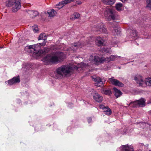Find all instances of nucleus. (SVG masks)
Returning a JSON list of instances; mask_svg holds the SVG:
<instances>
[{"label": "nucleus", "instance_id": "nucleus-24", "mask_svg": "<svg viewBox=\"0 0 151 151\" xmlns=\"http://www.w3.org/2000/svg\"><path fill=\"white\" fill-rule=\"evenodd\" d=\"M102 92L105 94L111 95L112 94V92L110 89H103L102 91Z\"/></svg>", "mask_w": 151, "mask_h": 151}, {"label": "nucleus", "instance_id": "nucleus-5", "mask_svg": "<svg viewBox=\"0 0 151 151\" xmlns=\"http://www.w3.org/2000/svg\"><path fill=\"white\" fill-rule=\"evenodd\" d=\"M134 79L139 86H144L145 84L147 86H151V78L147 79L145 81L142 76L138 75L134 77Z\"/></svg>", "mask_w": 151, "mask_h": 151}, {"label": "nucleus", "instance_id": "nucleus-3", "mask_svg": "<svg viewBox=\"0 0 151 151\" xmlns=\"http://www.w3.org/2000/svg\"><path fill=\"white\" fill-rule=\"evenodd\" d=\"M26 49L28 52L36 55L37 56H40L43 53V51L41 50L40 46L38 44L27 46Z\"/></svg>", "mask_w": 151, "mask_h": 151}, {"label": "nucleus", "instance_id": "nucleus-22", "mask_svg": "<svg viewBox=\"0 0 151 151\" xmlns=\"http://www.w3.org/2000/svg\"><path fill=\"white\" fill-rule=\"evenodd\" d=\"M47 39L46 35L45 33H42L40 34L39 38L38 40H43L44 41H46Z\"/></svg>", "mask_w": 151, "mask_h": 151}, {"label": "nucleus", "instance_id": "nucleus-18", "mask_svg": "<svg viewBox=\"0 0 151 151\" xmlns=\"http://www.w3.org/2000/svg\"><path fill=\"white\" fill-rule=\"evenodd\" d=\"M81 43L79 42L75 43L74 44L72 45L70 49L74 51H75L77 48L81 46Z\"/></svg>", "mask_w": 151, "mask_h": 151}, {"label": "nucleus", "instance_id": "nucleus-31", "mask_svg": "<svg viewBox=\"0 0 151 151\" xmlns=\"http://www.w3.org/2000/svg\"><path fill=\"white\" fill-rule=\"evenodd\" d=\"M146 3V7L151 9V0H147Z\"/></svg>", "mask_w": 151, "mask_h": 151}, {"label": "nucleus", "instance_id": "nucleus-34", "mask_svg": "<svg viewBox=\"0 0 151 151\" xmlns=\"http://www.w3.org/2000/svg\"><path fill=\"white\" fill-rule=\"evenodd\" d=\"M50 50V49L49 48H45L44 49V52L45 53H47Z\"/></svg>", "mask_w": 151, "mask_h": 151}, {"label": "nucleus", "instance_id": "nucleus-6", "mask_svg": "<svg viewBox=\"0 0 151 151\" xmlns=\"http://www.w3.org/2000/svg\"><path fill=\"white\" fill-rule=\"evenodd\" d=\"M145 101L144 99L142 98L138 100L131 102L129 104V106L132 107H136L138 106L143 107L145 105Z\"/></svg>", "mask_w": 151, "mask_h": 151}, {"label": "nucleus", "instance_id": "nucleus-16", "mask_svg": "<svg viewBox=\"0 0 151 151\" xmlns=\"http://www.w3.org/2000/svg\"><path fill=\"white\" fill-rule=\"evenodd\" d=\"M123 150L125 151H133V146H129L128 145H123L121 146Z\"/></svg>", "mask_w": 151, "mask_h": 151}, {"label": "nucleus", "instance_id": "nucleus-27", "mask_svg": "<svg viewBox=\"0 0 151 151\" xmlns=\"http://www.w3.org/2000/svg\"><path fill=\"white\" fill-rule=\"evenodd\" d=\"M122 6V4L121 3L116 4L115 6L116 9L118 11L121 10Z\"/></svg>", "mask_w": 151, "mask_h": 151}, {"label": "nucleus", "instance_id": "nucleus-9", "mask_svg": "<svg viewBox=\"0 0 151 151\" xmlns=\"http://www.w3.org/2000/svg\"><path fill=\"white\" fill-rule=\"evenodd\" d=\"M95 27L96 28V31L98 33H107V30L102 24H99Z\"/></svg>", "mask_w": 151, "mask_h": 151}, {"label": "nucleus", "instance_id": "nucleus-20", "mask_svg": "<svg viewBox=\"0 0 151 151\" xmlns=\"http://www.w3.org/2000/svg\"><path fill=\"white\" fill-rule=\"evenodd\" d=\"M103 3L106 5H112L115 2V0H102Z\"/></svg>", "mask_w": 151, "mask_h": 151}, {"label": "nucleus", "instance_id": "nucleus-8", "mask_svg": "<svg viewBox=\"0 0 151 151\" xmlns=\"http://www.w3.org/2000/svg\"><path fill=\"white\" fill-rule=\"evenodd\" d=\"M93 79L95 82V86L98 87H101L103 86L102 80L99 77H93Z\"/></svg>", "mask_w": 151, "mask_h": 151}, {"label": "nucleus", "instance_id": "nucleus-1", "mask_svg": "<svg viewBox=\"0 0 151 151\" xmlns=\"http://www.w3.org/2000/svg\"><path fill=\"white\" fill-rule=\"evenodd\" d=\"M65 57L63 52H58L48 54L44 58L43 60L48 63H57L62 61Z\"/></svg>", "mask_w": 151, "mask_h": 151}, {"label": "nucleus", "instance_id": "nucleus-11", "mask_svg": "<svg viewBox=\"0 0 151 151\" xmlns=\"http://www.w3.org/2000/svg\"><path fill=\"white\" fill-rule=\"evenodd\" d=\"M128 32H130L129 37L130 39L131 40H135L138 38L136 31L135 30H129Z\"/></svg>", "mask_w": 151, "mask_h": 151}, {"label": "nucleus", "instance_id": "nucleus-29", "mask_svg": "<svg viewBox=\"0 0 151 151\" xmlns=\"http://www.w3.org/2000/svg\"><path fill=\"white\" fill-rule=\"evenodd\" d=\"M103 63L105 62L106 63H108L111 61L109 57L105 58L102 57Z\"/></svg>", "mask_w": 151, "mask_h": 151}, {"label": "nucleus", "instance_id": "nucleus-14", "mask_svg": "<svg viewBox=\"0 0 151 151\" xmlns=\"http://www.w3.org/2000/svg\"><path fill=\"white\" fill-rule=\"evenodd\" d=\"M92 61L94 63L97 65L103 63L102 57L94 56Z\"/></svg>", "mask_w": 151, "mask_h": 151}, {"label": "nucleus", "instance_id": "nucleus-25", "mask_svg": "<svg viewBox=\"0 0 151 151\" xmlns=\"http://www.w3.org/2000/svg\"><path fill=\"white\" fill-rule=\"evenodd\" d=\"M112 26L114 28V31L116 34H119L120 33V31L119 29V28H118V27L117 26Z\"/></svg>", "mask_w": 151, "mask_h": 151}, {"label": "nucleus", "instance_id": "nucleus-33", "mask_svg": "<svg viewBox=\"0 0 151 151\" xmlns=\"http://www.w3.org/2000/svg\"><path fill=\"white\" fill-rule=\"evenodd\" d=\"M32 29L35 32H37L38 31V29L37 26L32 27Z\"/></svg>", "mask_w": 151, "mask_h": 151}, {"label": "nucleus", "instance_id": "nucleus-19", "mask_svg": "<svg viewBox=\"0 0 151 151\" xmlns=\"http://www.w3.org/2000/svg\"><path fill=\"white\" fill-rule=\"evenodd\" d=\"M113 89L116 98H118L122 95V92L120 91L115 87Z\"/></svg>", "mask_w": 151, "mask_h": 151}, {"label": "nucleus", "instance_id": "nucleus-17", "mask_svg": "<svg viewBox=\"0 0 151 151\" xmlns=\"http://www.w3.org/2000/svg\"><path fill=\"white\" fill-rule=\"evenodd\" d=\"M95 42L96 45L99 46H101L103 45L104 40L100 37H99L96 38Z\"/></svg>", "mask_w": 151, "mask_h": 151}, {"label": "nucleus", "instance_id": "nucleus-37", "mask_svg": "<svg viewBox=\"0 0 151 151\" xmlns=\"http://www.w3.org/2000/svg\"><path fill=\"white\" fill-rule=\"evenodd\" d=\"M46 41L42 43H40V44L42 46H44L46 44Z\"/></svg>", "mask_w": 151, "mask_h": 151}, {"label": "nucleus", "instance_id": "nucleus-26", "mask_svg": "<svg viewBox=\"0 0 151 151\" xmlns=\"http://www.w3.org/2000/svg\"><path fill=\"white\" fill-rule=\"evenodd\" d=\"M140 145H141V146H142V147H143L141 149V148H140V150H144L145 151L148 150V145H144L143 144H140Z\"/></svg>", "mask_w": 151, "mask_h": 151}, {"label": "nucleus", "instance_id": "nucleus-4", "mask_svg": "<svg viewBox=\"0 0 151 151\" xmlns=\"http://www.w3.org/2000/svg\"><path fill=\"white\" fill-rule=\"evenodd\" d=\"M6 6L8 7L14 6L12 11L14 12H17L21 7V0H8L6 2Z\"/></svg>", "mask_w": 151, "mask_h": 151}, {"label": "nucleus", "instance_id": "nucleus-36", "mask_svg": "<svg viewBox=\"0 0 151 151\" xmlns=\"http://www.w3.org/2000/svg\"><path fill=\"white\" fill-rule=\"evenodd\" d=\"M76 3L78 5H80L82 3V2L81 1H77L76 2Z\"/></svg>", "mask_w": 151, "mask_h": 151}, {"label": "nucleus", "instance_id": "nucleus-32", "mask_svg": "<svg viewBox=\"0 0 151 151\" xmlns=\"http://www.w3.org/2000/svg\"><path fill=\"white\" fill-rule=\"evenodd\" d=\"M110 12L111 13V14L110 15V16L111 17V18L113 20H114L115 18L114 14L112 13V11H111L110 10Z\"/></svg>", "mask_w": 151, "mask_h": 151}, {"label": "nucleus", "instance_id": "nucleus-28", "mask_svg": "<svg viewBox=\"0 0 151 151\" xmlns=\"http://www.w3.org/2000/svg\"><path fill=\"white\" fill-rule=\"evenodd\" d=\"M80 17V14L79 13H76L73 15L71 18L72 19H78Z\"/></svg>", "mask_w": 151, "mask_h": 151}, {"label": "nucleus", "instance_id": "nucleus-2", "mask_svg": "<svg viewBox=\"0 0 151 151\" xmlns=\"http://www.w3.org/2000/svg\"><path fill=\"white\" fill-rule=\"evenodd\" d=\"M73 72V67L70 66L64 65L57 68L55 71V76L57 78H61L66 77Z\"/></svg>", "mask_w": 151, "mask_h": 151}, {"label": "nucleus", "instance_id": "nucleus-21", "mask_svg": "<svg viewBox=\"0 0 151 151\" xmlns=\"http://www.w3.org/2000/svg\"><path fill=\"white\" fill-rule=\"evenodd\" d=\"M47 13L50 17H53L56 15L57 12L55 11L53 9H52L49 11L47 12Z\"/></svg>", "mask_w": 151, "mask_h": 151}, {"label": "nucleus", "instance_id": "nucleus-39", "mask_svg": "<svg viewBox=\"0 0 151 151\" xmlns=\"http://www.w3.org/2000/svg\"><path fill=\"white\" fill-rule=\"evenodd\" d=\"M148 113L149 114L151 115V110L149 111L148 112Z\"/></svg>", "mask_w": 151, "mask_h": 151}, {"label": "nucleus", "instance_id": "nucleus-12", "mask_svg": "<svg viewBox=\"0 0 151 151\" xmlns=\"http://www.w3.org/2000/svg\"><path fill=\"white\" fill-rule=\"evenodd\" d=\"M93 94V99L98 102H101L102 100L103 97L95 91H94Z\"/></svg>", "mask_w": 151, "mask_h": 151}, {"label": "nucleus", "instance_id": "nucleus-30", "mask_svg": "<svg viewBox=\"0 0 151 151\" xmlns=\"http://www.w3.org/2000/svg\"><path fill=\"white\" fill-rule=\"evenodd\" d=\"M109 57H110V58L111 61H112L114 60H116V58H118V57L120 58V57L118 56H117V55H111Z\"/></svg>", "mask_w": 151, "mask_h": 151}, {"label": "nucleus", "instance_id": "nucleus-13", "mask_svg": "<svg viewBox=\"0 0 151 151\" xmlns=\"http://www.w3.org/2000/svg\"><path fill=\"white\" fill-rule=\"evenodd\" d=\"M100 108L104 110V111L107 115H110L112 113L110 109L108 106H105L103 105H100Z\"/></svg>", "mask_w": 151, "mask_h": 151}, {"label": "nucleus", "instance_id": "nucleus-10", "mask_svg": "<svg viewBox=\"0 0 151 151\" xmlns=\"http://www.w3.org/2000/svg\"><path fill=\"white\" fill-rule=\"evenodd\" d=\"M20 82V78L19 76L14 77L12 79L8 81V84L10 85L19 83Z\"/></svg>", "mask_w": 151, "mask_h": 151}, {"label": "nucleus", "instance_id": "nucleus-35", "mask_svg": "<svg viewBox=\"0 0 151 151\" xmlns=\"http://www.w3.org/2000/svg\"><path fill=\"white\" fill-rule=\"evenodd\" d=\"M92 119L91 117H89L88 119V123H90L92 122Z\"/></svg>", "mask_w": 151, "mask_h": 151}, {"label": "nucleus", "instance_id": "nucleus-7", "mask_svg": "<svg viewBox=\"0 0 151 151\" xmlns=\"http://www.w3.org/2000/svg\"><path fill=\"white\" fill-rule=\"evenodd\" d=\"M109 80L113 85L119 87H122L124 86V84L122 82L119 80L114 78V77L109 78Z\"/></svg>", "mask_w": 151, "mask_h": 151}, {"label": "nucleus", "instance_id": "nucleus-23", "mask_svg": "<svg viewBox=\"0 0 151 151\" xmlns=\"http://www.w3.org/2000/svg\"><path fill=\"white\" fill-rule=\"evenodd\" d=\"M102 52L104 54H106L107 53H110L111 52L110 49L107 48H103L101 49V50Z\"/></svg>", "mask_w": 151, "mask_h": 151}, {"label": "nucleus", "instance_id": "nucleus-40", "mask_svg": "<svg viewBox=\"0 0 151 151\" xmlns=\"http://www.w3.org/2000/svg\"><path fill=\"white\" fill-rule=\"evenodd\" d=\"M93 57V56H90V58H92V57Z\"/></svg>", "mask_w": 151, "mask_h": 151}, {"label": "nucleus", "instance_id": "nucleus-15", "mask_svg": "<svg viewBox=\"0 0 151 151\" xmlns=\"http://www.w3.org/2000/svg\"><path fill=\"white\" fill-rule=\"evenodd\" d=\"M27 13L30 15V17L32 18H34L38 15L39 13L37 11L29 10L27 11Z\"/></svg>", "mask_w": 151, "mask_h": 151}, {"label": "nucleus", "instance_id": "nucleus-38", "mask_svg": "<svg viewBox=\"0 0 151 151\" xmlns=\"http://www.w3.org/2000/svg\"><path fill=\"white\" fill-rule=\"evenodd\" d=\"M140 144H139V149L140 148H141V149L143 147H142V146H141L140 145Z\"/></svg>", "mask_w": 151, "mask_h": 151}]
</instances>
